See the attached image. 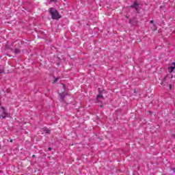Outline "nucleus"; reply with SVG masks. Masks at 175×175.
<instances>
[{"label":"nucleus","mask_w":175,"mask_h":175,"mask_svg":"<svg viewBox=\"0 0 175 175\" xmlns=\"http://www.w3.org/2000/svg\"><path fill=\"white\" fill-rule=\"evenodd\" d=\"M35 157H36L35 154L32 155V158H35Z\"/></svg>","instance_id":"20"},{"label":"nucleus","mask_w":175,"mask_h":175,"mask_svg":"<svg viewBox=\"0 0 175 175\" xmlns=\"http://www.w3.org/2000/svg\"><path fill=\"white\" fill-rule=\"evenodd\" d=\"M139 3L137 2H134V3L132 5H130L129 8L131 9H135L136 13H139L140 12V7H139Z\"/></svg>","instance_id":"2"},{"label":"nucleus","mask_w":175,"mask_h":175,"mask_svg":"<svg viewBox=\"0 0 175 175\" xmlns=\"http://www.w3.org/2000/svg\"><path fill=\"white\" fill-rule=\"evenodd\" d=\"M172 65H174V66H175V62H173V63H172Z\"/></svg>","instance_id":"22"},{"label":"nucleus","mask_w":175,"mask_h":175,"mask_svg":"<svg viewBox=\"0 0 175 175\" xmlns=\"http://www.w3.org/2000/svg\"><path fill=\"white\" fill-rule=\"evenodd\" d=\"M49 12L51 15L52 20H58L61 18V16L59 15L58 10H55V8H51L49 9Z\"/></svg>","instance_id":"1"},{"label":"nucleus","mask_w":175,"mask_h":175,"mask_svg":"<svg viewBox=\"0 0 175 175\" xmlns=\"http://www.w3.org/2000/svg\"><path fill=\"white\" fill-rule=\"evenodd\" d=\"M129 24H131L132 25H133V24H137V20L136 19H132V20H129Z\"/></svg>","instance_id":"7"},{"label":"nucleus","mask_w":175,"mask_h":175,"mask_svg":"<svg viewBox=\"0 0 175 175\" xmlns=\"http://www.w3.org/2000/svg\"><path fill=\"white\" fill-rule=\"evenodd\" d=\"M105 99V98H103V95L102 94V91L100 90V88H98V95L97 96V100H98V102H100V100L99 99Z\"/></svg>","instance_id":"4"},{"label":"nucleus","mask_w":175,"mask_h":175,"mask_svg":"<svg viewBox=\"0 0 175 175\" xmlns=\"http://www.w3.org/2000/svg\"><path fill=\"white\" fill-rule=\"evenodd\" d=\"M49 151H51V147L48 148Z\"/></svg>","instance_id":"16"},{"label":"nucleus","mask_w":175,"mask_h":175,"mask_svg":"<svg viewBox=\"0 0 175 175\" xmlns=\"http://www.w3.org/2000/svg\"><path fill=\"white\" fill-rule=\"evenodd\" d=\"M43 131L45 132V133H50V130L47 128H44Z\"/></svg>","instance_id":"10"},{"label":"nucleus","mask_w":175,"mask_h":175,"mask_svg":"<svg viewBox=\"0 0 175 175\" xmlns=\"http://www.w3.org/2000/svg\"><path fill=\"white\" fill-rule=\"evenodd\" d=\"M175 69V66H170L168 67V72L170 73H173V71Z\"/></svg>","instance_id":"8"},{"label":"nucleus","mask_w":175,"mask_h":175,"mask_svg":"<svg viewBox=\"0 0 175 175\" xmlns=\"http://www.w3.org/2000/svg\"><path fill=\"white\" fill-rule=\"evenodd\" d=\"M134 92H136V89L134 90Z\"/></svg>","instance_id":"26"},{"label":"nucleus","mask_w":175,"mask_h":175,"mask_svg":"<svg viewBox=\"0 0 175 175\" xmlns=\"http://www.w3.org/2000/svg\"><path fill=\"white\" fill-rule=\"evenodd\" d=\"M0 118H1V116H0Z\"/></svg>","instance_id":"27"},{"label":"nucleus","mask_w":175,"mask_h":175,"mask_svg":"<svg viewBox=\"0 0 175 175\" xmlns=\"http://www.w3.org/2000/svg\"><path fill=\"white\" fill-rule=\"evenodd\" d=\"M150 24H154V21H150Z\"/></svg>","instance_id":"15"},{"label":"nucleus","mask_w":175,"mask_h":175,"mask_svg":"<svg viewBox=\"0 0 175 175\" xmlns=\"http://www.w3.org/2000/svg\"><path fill=\"white\" fill-rule=\"evenodd\" d=\"M14 53V54H20L21 53V51L18 49H15Z\"/></svg>","instance_id":"9"},{"label":"nucleus","mask_w":175,"mask_h":175,"mask_svg":"<svg viewBox=\"0 0 175 175\" xmlns=\"http://www.w3.org/2000/svg\"><path fill=\"white\" fill-rule=\"evenodd\" d=\"M59 98L62 100H64V99H65V96H66V95H68V94L65 93V92H62V93H59Z\"/></svg>","instance_id":"5"},{"label":"nucleus","mask_w":175,"mask_h":175,"mask_svg":"<svg viewBox=\"0 0 175 175\" xmlns=\"http://www.w3.org/2000/svg\"><path fill=\"white\" fill-rule=\"evenodd\" d=\"M173 172H175V168H172Z\"/></svg>","instance_id":"21"},{"label":"nucleus","mask_w":175,"mask_h":175,"mask_svg":"<svg viewBox=\"0 0 175 175\" xmlns=\"http://www.w3.org/2000/svg\"><path fill=\"white\" fill-rule=\"evenodd\" d=\"M1 73H3V72H2V71H0V75H1Z\"/></svg>","instance_id":"25"},{"label":"nucleus","mask_w":175,"mask_h":175,"mask_svg":"<svg viewBox=\"0 0 175 175\" xmlns=\"http://www.w3.org/2000/svg\"><path fill=\"white\" fill-rule=\"evenodd\" d=\"M62 88H63L64 90H66L65 84H63V85H62Z\"/></svg>","instance_id":"12"},{"label":"nucleus","mask_w":175,"mask_h":175,"mask_svg":"<svg viewBox=\"0 0 175 175\" xmlns=\"http://www.w3.org/2000/svg\"><path fill=\"white\" fill-rule=\"evenodd\" d=\"M167 77H169L167 75L164 77L163 81L161 83V85H166V81L167 80Z\"/></svg>","instance_id":"6"},{"label":"nucleus","mask_w":175,"mask_h":175,"mask_svg":"<svg viewBox=\"0 0 175 175\" xmlns=\"http://www.w3.org/2000/svg\"><path fill=\"white\" fill-rule=\"evenodd\" d=\"M54 81H53V84H55V83H57V81H58V80H59V77H57V78H55V77H54Z\"/></svg>","instance_id":"11"},{"label":"nucleus","mask_w":175,"mask_h":175,"mask_svg":"<svg viewBox=\"0 0 175 175\" xmlns=\"http://www.w3.org/2000/svg\"><path fill=\"white\" fill-rule=\"evenodd\" d=\"M1 110H2V113L3 114L1 116L2 118H6V117H9V113L6 112V109H5V107H2Z\"/></svg>","instance_id":"3"},{"label":"nucleus","mask_w":175,"mask_h":175,"mask_svg":"<svg viewBox=\"0 0 175 175\" xmlns=\"http://www.w3.org/2000/svg\"><path fill=\"white\" fill-rule=\"evenodd\" d=\"M10 143H13V139L10 140Z\"/></svg>","instance_id":"19"},{"label":"nucleus","mask_w":175,"mask_h":175,"mask_svg":"<svg viewBox=\"0 0 175 175\" xmlns=\"http://www.w3.org/2000/svg\"><path fill=\"white\" fill-rule=\"evenodd\" d=\"M51 2H57V0H51Z\"/></svg>","instance_id":"14"},{"label":"nucleus","mask_w":175,"mask_h":175,"mask_svg":"<svg viewBox=\"0 0 175 175\" xmlns=\"http://www.w3.org/2000/svg\"><path fill=\"white\" fill-rule=\"evenodd\" d=\"M169 88H170V90H172V84L169 85Z\"/></svg>","instance_id":"13"},{"label":"nucleus","mask_w":175,"mask_h":175,"mask_svg":"<svg viewBox=\"0 0 175 175\" xmlns=\"http://www.w3.org/2000/svg\"><path fill=\"white\" fill-rule=\"evenodd\" d=\"M100 107H103V105H100Z\"/></svg>","instance_id":"23"},{"label":"nucleus","mask_w":175,"mask_h":175,"mask_svg":"<svg viewBox=\"0 0 175 175\" xmlns=\"http://www.w3.org/2000/svg\"><path fill=\"white\" fill-rule=\"evenodd\" d=\"M11 51H13V49H10Z\"/></svg>","instance_id":"24"},{"label":"nucleus","mask_w":175,"mask_h":175,"mask_svg":"<svg viewBox=\"0 0 175 175\" xmlns=\"http://www.w3.org/2000/svg\"><path fill=\"white\" fill-rule=\"evenodd\" d=\"M0 174H3V171L0 170Z\"/></svg>","instance_id":"18"},{"label":"nucleus","mask_w":175,"mask_h":175,"mask_svg":"<svg viewBox=\"0 0 175 175\" xmlns=\"http://www.w3.org/2000/svg\"><path fill=\"white\" fill-rule=\"evenodd\" d=\"M160 8L161 9H163V8H165V5H161Z\"/></svg>","instance_id":"17"}]
</instances>
